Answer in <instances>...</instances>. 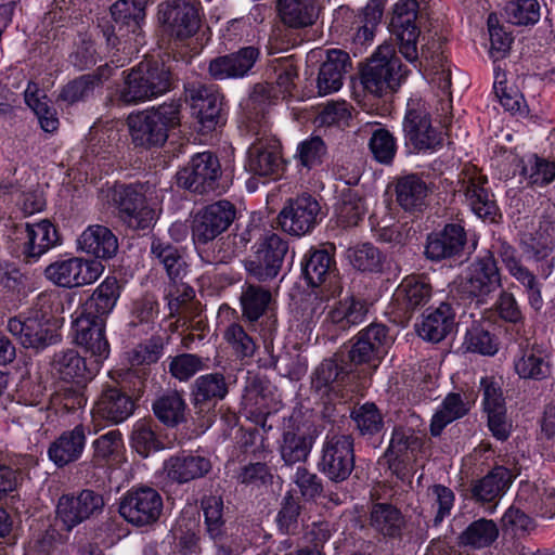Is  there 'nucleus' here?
I'll use <instances>...</instances> for the list:
<instances>
[{"mask_svg":"<svg viewBox=\"0 0 555 555\" xmlns=\"http://www.w3.org/2000/svg\"><path fill=\"white\" fill-rule=\"evenodd\" d=\"M366 315L363 301L353 296H347L334 302L326 313L325 324L335 332H345L361 324Z\"/></svg>","mask_w":555,"mask_h":555,"instance_id":"obj_26","label":"nucleus"},{"mask_svg":"<svg viewBox=\"0 0 555 555\" xmlns=\"http://www.w3.org/2000/svg\"><path fill=\"white\" fill-rule=\"evenodd\" d=\"M392 343L393 338L386 326L371 324L357 335L349 358L356 364L371 363L376 366L387 354Z\"/></svg>","mask_w":555,"mask_h":555,"instance_id":"obj_11","label":"nucleus"},{"mask_svg":"<svg viewBox=\"0 0 555 555\" xmlns=\"http://www.w3.org/2000/svg\"><path fill=\"white\" fill-rule=\"evenodd\" d=\"M332 259L325 250L313 251L305 264V276L311 286H318L325 281L331 270Z\"/></svg>","mask_w":555,"mask_h":555,"instance_id":"obj_59","label":"nucleus"},{"mask_svg":"<svg viewBox=\"0 0 555 555\" xmlns=\"http://www.w3.org/2000/svg\"><path fill=\"white\" fill-rule=\"evenodd\" d=\"M429 48H423L421 66L423 74L430 79L431 82L437 83L440 88H447L450 85V73L446 65L442 63L443 57L436 51L433 55H428Z\"/></svg>","mask_w":555,"mask_h":555,"instance_id":"obj_57","label":"nucleus"},{"mask_svg":"<svg viewBox=\"0 0 555 555\" xmlns=\"http://www.w3.org/2000/svg\"><path fill=\"white\" fill-rule=\"evenodd\" d=\"M462 346L466 351L483 356H494L499 350L491 334L479 326H473L466 332Z\"/></svg>","mask_w":555,"mask_h":555,"instance_id":"obj_56","label":"nucleus"},{"mask_svg":"<svg viewBox=\"0 0 555 555\" xmlns=\"http://www.w3.org/2000/svg\"><path fill=\"white\" fill-rule=\"evenodd\" d=\"M312 444L313 440L306 430L301 428L286 430L280 447L281 456L287 465L302 462L308 457Z\"/></svg>","mask_w":555,"mask_h":555,"instance_id":"obj_39","label":"nucleus"},{"mask_svg":"<svg viewBox=\"0 0 555 555\" xmlns=\"http://www.w3.org/2000/svg\"><path fill=\"white\" fill-rule=\"evenodd\" d=\"M202 369V360L190 353L179 354L172 358L169 363V372L179 380H188Z\"/></svg>","mask_w":555,"mask_h":555,"instance_id":"obj_64","label":"nucleus"},{"mask_svg":"<svg viewBox=\"0 0 555 555\" xmlns=\"http://www.w3.org/2000/svg\"><path fill=\"white\" fill-rule=\"evenodd\" d=\"M524 175L528 176L532 184L550 183L555 178V164L532 155L528 158V165L524 167Z\"/></svg>","mask_w":555,"mask_h":555,"instance_id":"obj_63","label":"nucleus"},{"mask_svg":"<svg viewBox=\"0 0 555 555\" xmlns=\"http://www.w3.org/2000/svg\"><path fill=\"white\" fill-rule=\"evenodd\" d=\"M370 149L377 162L389 164L396 154L397 146L389 131L378 129L370 140Z\"/></svg>","mask_w":555,"mask_h":555,"instance_id":"obj_61","label":"nucleus"},{"mask_svg":"<svg viewBox=\"0 0 555 555\" xmlns=\"http://www.w3.org/2000/svg\"><path fill=\"white\" fill-rule=\"evenodd\" d=\"M429 194L428 185L416 175H409L398 180L396 199L408 211L422 209Z\"/></svg>","mask_w":555,"mask_h":555,"instance_id":"obj_35","label":"nucleus"},{"mask_svg":"<svg viewBox=\"0 0 555 555\" xmlns=\"http://www.w3.org/2000/svg\"><path fill=\"white\" fill-rule=\"evenodd\" d=\"M278 9L282 21L294 28L310 26L319 16L315 0H279Z\"/></svg>","mask_w":555,"mask_h":555,"instance_id":"obj_34","label":"nucleus"},{"mask_svg":"<svg viewBox=\"0 0 555 555\" xmlns=\"http://www.w3.org/2000/svg\"><path fill=\"white\" fill-rule=\"evenodd\" d=\"M397 294L408 306L415 308L429 300L431 287L423 278L408 276L399 285Z\"/></svg>","mask_w":555,"mask_h":555,"instance_id":"obj_49","label":"nucleus"},{"mask_svg":"<svg viewBox=\"0 0 555 555\" xmlns=\"http://www.w3.org/2000/svg\"><path fill=\"white\" fill-rule=\"evenodd\" d=\"M417 10L416 0H400L395 5L390 21L391 31L399 42V51L411 63L418 60L417 38L420 31L415 25Z\"/></svg>","mask_w":555,"mask_h":555,"instance_id":"obj_8","label":"nucleus"},{"mask_svg":"<svg viewBox=\"0 0 555 555\" xmlns=\"http://www.w3.org/2000/svg\"><path fill=\"white\" fill-rule=\"evenodd\" d=\"M53 370L60 378L80 385L90 379L99 370V366L92 362L88 366L86 361L76 351L68 350L55 357Z\"/></svg>","mask_w":555,"mask_h":555,"instance_id":"obj_33","label":"nucleus"},{"mask_svg":"<svg viewBox=\"0 0 555 555\" xmlns=\"http://www.w3.org/2000/svg\"><path fill=\"white\" fill-rule=\"evenodd\" d=\"M27 254L30 257H40L59 243L57 231L48 220H41L26 225Z\"/></svg>","mask_w":555,"mask_h":555,"instance_id":"obj_37","label":"nucleus"},{"mask_svg":"<svg viewBox=\"0 0 555 555\" xmlns=\"http://www.w3.org/2000/svg\"><path fill=\"white\" fill-rule=\"evenodd\" d=\"M56 322L46 315H33L27 319L11 318L8 331L18 339L25 348H44L56 341Z\"/></svg>","mask_w":555,"mask_h":555,"instance_id":"obj_15","label":"nucleus"},{"mask_svg":"<svg viewBox=\"0 0 555 555\" xmlns=\"http://www.w3.org/2000/svg\"><path fill=\"white\" fill-rule=\"evenodd\" d=\"M105 321L78 315L73 323L74 340L96 366L108 358L109 345L104 334Z\"/></svg>","mask_w":555,"mask_h":555,"instance_id":"obj_17","label":"nucleus"},{"mask_svg":"<svg viewBox=\"0 0 555 555\" xmlns=\"http://www.w3.org/2000/svg\"><path fill=\"white\" fill-rule=\"evenodd\" d=\"M162 511L163 499L160 494L149 487L127 491L119 504L121 517L129 524L138 527L157 521Z\"/></svg>","mask_w":555,"mask_h":555,"instance_id":"obj_5","label":"nucleus"},{"mask_svg":"<svg viewBox=\"0 0 555 555\" xmlns=\"http://www.w3.org/2000/svg\"><path fill=\"white\" fill-rule=\"evenodd\" d=\"M403 131L405 139L418 152H434L442 142L440 133L431 127L424 104L417 100L408 102Z\"/></svg>","mask_w":555,"mask_h":555,"instance_id":"obj_7","label":"nucleus"},{"mask_svg":"<svg viewBox=\"0 0 555 555\" xmlns=\"http://www.w3.org/2000/svg\"><path fill=\"white\" fill-rule=\"evenodd\" d=\"M86 446V434L82 426L64 431L48 449V456L57 467L76 462L82 455Z\"/></svg>","mask_w":555,"mask_h":555,"instance_id":"obj_25","label":"nucleus"},{"mask_svg":"<svg viewBox=\"0 0 555 555\" xmlns=\"http://www.w3.org/2000/svg\"><path fill=\"white\" fill-rule=\"evenodd\" d=\"M465 234L457 224L447 225L441 233L430 235L425 253L433 260H440L457 254L464 246Z\"/></svg>","mask_w":555,"mask_h":555,"instance_id":"obj_30","label":"nucleus"},{"mask_svg":"<svg viewBox=\"0 0 555 555\" xmlns=\"http://www.w3.org/2000/svg\"><path fill=\"white\" fill-rule=\"evenodd\" d=\"M487 24L490 36L489 54L494 61H496L506 55L511 48L512 38L499 25V21L495 14H490L488 16Z\"/></svg>","mask_w":555,"mask_h":555,"instance_id":"obj_60","label":"nucleus"},{"mask_svg":"<svg viewBox=\"0 0 555 555\" xmlns=\"http://www.w3.org/2000/svg\"><path fill=\"white\" fill-rule=\"evenodd\" d=\"M132 400L118 389L105 390L93 408L94 417L118 424L126 421L133 413Z\"/></svg>","mask_w":555,"mask_h":555,"instance_id":"obj_29","label":"nucleus"},{"mask_svg":"<svg viewBox=\"0 0 555 555\" xmlns=\"http://www.w3.org/2000/svg\"><path fill=\"white\" fill-rule=\"evenodd\" d=\"M157 418L167 425H177L184 420L185 403L180 395L172 392L153 404Z\"/></svg>","mask_w":555,"mask_h":555,"instance_id":"obj_48","label":"nucleus"},{"mask_svg":"<svg viewBox=\"0 0 555 555\" xmlns=\"http://www.w3.org/2000/svg\"><path fill=\"white\" fill-rule=\"evenodd\" d=\"M472 403V400H464L459 393L448 395L433 415L430 423L431 434L434 436L440 435L448 424L463 417L470 409Z\"/></svg>","mask_w":555,"mask_h":555,"instance_id":"obj_38","label":"nucleus"},{"mask_svg":"<svg viewBox=\"0 0 555 555\" xmlns=\"http://www.w3.org/2000/svg\"><path fill=\"white\" fill-rule=\"evenodd\" d=\"M322 472L334 481L345 480L354 466L353 440L348 435L327 436L322 450Z\"/></svg>","mask_w":555,"mask_h":555,"instance_id":"obj_9","label":"nucleus"},{"mask_svg":"<svg viewBox=\"0 0 555 555\" xmlns=\"http://www.w3.org/2000/svg\"><path fill=\"white\" fill-rule=\"evenodd\" d=\"M158 18L171 35L178 38L194 35L199 24L197 10L194 3L188 0H171L162 5Z\"/></svg>","mask_w":555,"mask_h":555,"instance_id":"obj_18","label":"nucleus"},{"mask_svg":"<svg viewBox=\"0 0 555 555\" xmlns=\"http://www.w3.org/2000/svg\"><path fill=\"white\" fill-rule=\"evenodd\" d=\"M104 270L105 267L101 261L63 255L44 268L43 276L54 286L72 289L95 283Z\"/></svg>","mask_w":555,"mask_h":555,"instance_id":"obj_4","label":"nucleus"},{"mask_svg":"<svg viewBox=\"0 0 555 555\" xmlns=\"http://www.w3.org/2000/svg\"><path fill=\"white\" fill-rule=\"evenodd\" d=\"M512 480L513 475L507 468L495 467L474 487V494L481 501L490 502L503 494Z\"/></svg>","mask_w":555,"mask_h":555,"instance_id":"obj_40","label":"nucleus"},{"mask_svg":"<svg viewBox=\"0 0 555 555\" xmlns=\"http://www.w3.org/2000/svg\"><path fill=\"white\" fill-rule=\"evenodd\" d=\"M235 210L228 201H220L206 206L192 223V237L195 244H206L224 232L232 223Z\"/></svg>","mask_w":555,"mask_h":555,"instance_id":"obj_12","label":"nucleus"},{"mask_svg":"<svg viewBox=\"0 0 555 555\" xmlns=\"http://www.w3.org/2000/svg\"><path fill=\"white\" fill-rule=\"evenodd\" d=\"M120 219L132 229L149 228L156 218V203L149 202L142 188L121 186L114 192Z\"/></svg>","mask_w":555,"mask_h":555,"instance_id":"obj_6","label":"nucleus"},{"mask_svg":"<svg viewBox=\"0 0 555 555\" xmlns=\"http://www.w3.org/2000/svg\"><path fill=\"white\" fill-rule=\"evenodd\" d=\"M486 183V176L470 167L463 172L460 191L464 193L467 204L477 217L493 220L496 206L483 186Z\"/></svg>","mask_w":555,"mask_h":555,"instance_id":"obj_19","label":"nucleus"},{"mask_svg":"<svg viewBox=\"0 0 555 555\" xmlns=\"http://www.w3.org/2000/svg\"><path fill=\"white\" fill-rule=\"evenodd\" d=\"M508 17L517 25L535 24L540 20V5L537 0H516L511 3Z\"/></svg>","mask_w":555,"mask_h":555,"instance_id":"obj_62","label":"nucleus"},{"mask_svg":"<svg viewBox=\"0 0 555 555\" xmlns=\"http://www.w3.org/2000/svg\"><path fill=\"white\" fill-rule=\"evenodd\" d=\"M371 525L385 535H393L402 526V517L391 505L376 504L371 512Z\"/></svg>","mask_w":555,"mask_h":555,"instance_id":"obj_54","label":"nucleus"},{"mask_svg":"<svg viewBox=\"0 0 555 555\" xmlns=\"http://www.w3.org/2000/svg\"><path fill=\"white\" fill-rule=\"evenodd\" d=\"M286 251L287 245L278 234H267L258 243L246 269L259 281L273 279L281 269Z\"/></svg>","mask_w":555,"mask_h":555,"instance_id":"obj_13","label":"nucleus"},{"mask_svg":"<svg viewBox=\"0 0 555 555\" xmlns=\"http://www.w3.org/2000/svg\"><path fill=\"white\" fill-rule=\"evenodd\" d=\"M192 108L202 132L212 131L223 122L222 98L217 93L199 90L193 96Z\"/></svg>","mask_w":555,"mask_h":555,"instance_id":"obj_32","label":"nucleus"},{"mask_svg":"<svg viewBox=\"0 0 555 555\" xmlns=\"http://www.w3.org/2000/svg\"><path fill=\"white\" fill-rule=\"evenodd\" d=\"M466 291L475 297H485L501 286V275L491 253L476 259L466 272Z\"/></svg>","mask_w":555,"mask_h":555,"instance_id":"obj_20","label":"nucleus"},{"mask_svg":"<svg viewBox=\"0 0 555 555\" xmlns=\"http://www.w3.org/2000/svg\"><path fill=\"white\" fill-rule=\"evenodd\" d=\"M422 446L421 439L411 430L395 429L390 439L386 457L389 462L395 460H409V452L412 454Z\"/></svg>","mask_w":555,"mask_h":555,"instance_id":"obj_47","label":"nucleus"},{"mask_svg":"<svg viewBox=\"0 0 555 555\" xmlns=\"http://www.w3.org/2000/svg\"><path fill=\"white\" fill-rule=\"evenodd\" d=\"M347 62V53L336 49L327 52V59L322 64L318 76L317 86L320 95L331 94L341 88Z\"/></svg>","mask_w":555,"mask_h":555,"instance_id":"obj_31","label":"nucleus"},{"mask_svg":"<svg viewBox=\"0 0 555 555\" xmlns=\"http://www.w3.org/2000/svg\"><path fill=\"white\" fill-rule=\"evenodd\" d=\"M257 57L258 51L255 48H244L237 53L211 61L209 73L219 80L242 77L254 66Z\"/></svg>","mask_w":555,"mask_h":555,"instance_id":"obj_28","label":"nucleus"},{"mask_svg":"<svg viewBox=\"0 0 555 555\" xmlns=\"http://www.w3.org/2000/svg\"><path fill=\"white\" fill-rule=\"evenodd\" d=\"M25 101L37 115L39 124L46 132H54L59 128L56 112L48 105L47 96L41 94L36 83H28L25 90Z\"/></svg>","mask_w":555,"mask_h":555,"instance_id":"obj_41","label":"nucleus"},{"mask_svg":"<svg viewBox=\"0 0 555 555\" xmlns=\"http://www.w3.org/2000/svg\"><path fill=\"white\" fill-rule=\"evenodd\" d=\"M499 534L496 525L492 520L479 519L473 522L461 534L460 543L476 548L491 544Z\"/></svg>","mask_w":555,"mask_h":555,"instance_id":"obj_42","label":"nucleus"},{"mask_svg":"<svg viewBox=\"0 0 555 555\" xmlns=\"http://www.w3.org/2000/svg\"><path fill=\"white\" fill-rule=\"evenodd\" d=\"M170 87L169 70L157 62L144 61L127 74L117 96L122 103L139 104L164 95Z\"/></svg>","mask_w":555,"mask_h":555,"instance_id":"obj_2","label":"nucleus"},{"mask_svg":"<svg viewBox=\"0 0 555 555\" xmlns=\"http://www.w3.org/2000/svg\"><path fill=\"white\" fill-rule=\"evenodd\" d=\"M245 167L258 176H270L281 167L280 143L273 137L258 138L247 151Z\"/></svg>","mask_w":555,"mask_h":555,"instance_id":"obj_21","label":"nucleus"},{"mask_svg":"<svg viewBox=\"0 0 555 555\" xmlns=\"http://www.w3.org/2000/svg\"><path fill=\"white\" fill-rule=\"evenodd\" d=\"M210 462L198 455H177L164 462L163 473L171 481L183 483L206 475Z\"/></svg>","mask_w":555,"mask_h":555,"instance_id":"obj_27","label":"nucleus"},{"mask_svg":"<svg viewBox=\"0 0 555 555\" xmlns=\"http://www.w3.org/2000/svg\"><path fill=\"white\" fill-rule=\"evenodd\" d=\"M221 167L218 158L210 152L194 155L189 165L177 175L178 184L194 192L215 191Z\"/></svg>","mask_w":555,"mask_h":555,"instance_id":"obj_10","label":"nucleus"},{"mask_svg":"<svg viewBox=\"0 0 555 555\" xmlns=\"http://www.w3.org/2000/svg\"><path fill=\"white\" fill-rule=\"evenodd\" d=\"M270 301L271 294L268 291L248 285L244 288L241 297L243 313L250 321L258 320Z\"/></svg>","mask_w":555,"mask_h":555,"instance_id":"obj_51","label":"nucleus"},{"mask_svg":"<svg viewBox=\"0 0 555 555\" xmlns=\"http://www.w3.org/2000/svg\"><path fill=\"white\" fill-rule=\"evenodd\" d=\"M227 395L224 379L218 374H207L198 377L194 385L195 403L222 399Z\"/></svg>","mask_w":555,"mask_h":555,"instance_id":"obj_55","label":"nucleus"},{"mask_svg":"<svg viewBox=\"0 0 555 555\" xmlns=\"http://www.w3.org/2000/svg\"><path fill=\"white\" fill-rule=\"evenodd\" d=\"M120 286L115 276H106L86 300L79 315L104 320L115 308Z\"/></svg>","mask_w":555,"mask_h":555,"instance_id":"obj_23","label":"nucleus"},{"mask_svg":"<svg viewBox=\"0 0 555 555\" xmlns=\"http://www.w3.org/2000/svg\"><path fill=\"white\" fill-rule=\"evenodd\" d=\"M320 205L310 195L291 199L279 214L281 228L296 236L309 233L317 224Z\"/></svg>","mask_w":555,"mask_h":555,"instance_id":"obj_16","label":"nucleus"},{"mask_svg":"<svg viewBox=\"0 0 555 555\" xmlns=\"http://www.w3.org/2000/svg\"><path fill=\"white\" fill-rule=\"evenodd\" d=\"M494 93L501 105L512 113L522 114L526 112V104L519 91L506 83L505 73L499 68L494 69Z\"/></svg>","mask_w":555,"mask_h":555,"instance_id":"obj_46","label":"nucleus"},{"mask_svg":"<svg viewBox=\"0 0 555 555\" xmlns=\"http://www.w3.org/2000/svg\"><path fill=\"white\" fill-rule=\"evenodd\" d=\"M455 326L454 311L448 304H441L434 310H427L420 323L416 324V332L421 338L430 343H439L444 339Z\"/></svg>","mask_w":555,"mask_h":555,"instance_id":"obj_24","label":"nucleus"},{"mask_svg":"<svg viewBox=\"0 0 555 555\" xmlns=\"http://www.w3.org/2000/svg\"><path fill=\"white\" fill-rule=\"evenodd\" d=\"M179 124L180 111L175 103L133 112L127 118L132 143L144 149L163 145L168 139L169 129Z\"/></svg>","mask_w":555,"mask_h":555,"instance_id":"obj_1","label":"nucleus"},{"mask_svg":"<svg viewBox=\"0 0 555 555\" xmlns=\"http://www.w3.org/2000/svg\"><path fill=\"white\" fill-rule=\"evenodd\" d=\"M516 374L524 379H542L550 373L548 363L533 349L526 350L514 362Z\"/></svg>","mask_w":555,"mask_h":555,"instance_id":"obj_44","label":"nucleus"},{"mask_svg":"<svg viewBox=\"0 0 555 555\" xmlns=\"http://www.w3.org/2000/svg\"><path fill=\"white\" fill-rule=\"evenodd\" d=\"M103 506V498L91 490H83L78 495H62L56 505V520L69 531L99 514Z\"/></svg>","mask_w":555,"mask_h":555,"instance_id":"obj_14","label":"nucleus"},{"mask_svg":"<svg viewBox=\"0 0 555 555\" xmlns=\"http://www.w3.org/2000/svg\"><path fill=\"white\" fill-rule=\"evenodd\" d=\"M77 249L96 259H111L118 250L117 237L106 227L91 224L77 238Z\"/></svg>","mask_w":555,"mask_h":555,"instance_id":"obj_22","label":"nucleus"},{"mask_svg":"<svg viewBox=\"0 0 555 555\" xmlns=\"http://www.w3.org/2000/svg\"><path fill=\"white\" fill-rule=\"evenodd\" d=\"M147 0H118L111 8V14L119 31L135 33L145 16Z\"/></svg>","mask_w":555,"mask_h":555,"instance_id":"obj_36","label":"nucleus"},{"mask_svg":"<svg viewBox=\"0 0 555 555\" xmlns=\"http://www.w3.org/2000/svg\"><path fill=\"white\" fill-rule=\"evenodd\" d=\"M207 531L212 539L223 533V502L221 498L208 496L202 502Z\"/></svg>","mask_w":555,"mask_h":555,"instance_id":"obj_58","label":"nucleus"},{"mask_svg":"<svg viewBox=\"0 0 555 555\" xmlns=\"http://www.w3.org/2000/svg\"><path fill=\"white\" fill-rule=\"evenodd\" d=\"M151 249L152 254L164 264L171 280L179 279L184 274L185 263L177 248L160 241H153Z\"/></svg>","mask_w":555,"mask_h":555,"instance_id":"obj_53","label":"nucleus"},{"mask_svg":"<svg viewBox=\"0 0 555 555\" xmlns=\"http://www.w3.org/2000/svg\"><path fill=\"white\" fill-rule=\"evenodd\" d=\"M347 258L352 267L363 272H379L384 262L378 249L367 243L349 248Z\"/></svg>","mask_w":555,"mask_h":555,"instance_id":"obj_43","label":"nucleus"},{"mask_svg":"<svg viewBox=\"0 0 555 555\" xmlns=\"http://www.w3.org/2000/svg\"><path fill=\"white\" fill-rule=\"evenodd\" d=\"M351 417L363 436H373L384 426L383 416L374 403L366 402L354 408Z\"/></svg>","mask_w":555,"mask_h":555,"instance_id":"obj_50","label":"nucleus"},{"mask_svg":"<svg viewBox=\"0 0 555 555\" xmlns=\"http://www.w3.org/2000/svg\"><path fill=\"white\" fill-rule=\"evenodd\" d=\"M391 44L379 46L362 75L364 88L376 96L398 90L406 77Z\"/></svg>","mask_w":555,"mask_h":555,"instance_id":"obj_3","label":"nucleus"},{"mask_svg":"<svg viewBox=\"0 0 555 555\" xmlns=\"http://www.w3.org/2000/svg\"><path fill=\"white\" fill-rule=\"evenodd\" d=\"M131 446L141 455L149 456L152 452L163 449L150 422L140 420L133 425Z\"/></svg>","mask_w":555,"mask_h":555,"instance_id":"obj_52","label":"nucleus"},{"mask_svg":"<svg viewBox=\"0 0 555 555\" xmlns=\"http://www.w3.org/2000/svg\"><path fill=\"white\" fill-rule=\"evenodd\" d=\"M93 457L98 462H119L124 451L121 434L111 430L92 442Z\"/></svg>","mask_w":555,"mask_h":555,"instance_id":"obj_45","label":"nucleus"}]
</instances>
